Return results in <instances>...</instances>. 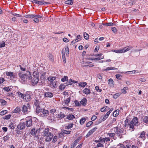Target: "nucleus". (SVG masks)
<instances>
[{
	"label": "nucleus",
	"mask_w": 148,
	"mask_h": 148,
	"mask_svg": "<svg viewBox=\"0 0 148 148\" xmlns=\"http://www.w3.org/2000/svg\"><path fill=\"white\" fill-rule=\"evenodd\" d=\"M49 128L45 129L44 131V136L46 142L50 141L53 137V134L51 132H49Z\"/></svg>",
	"instance_id": "f257e3e1"
},
{
	"label": "nucleus",
	"mask_w": 148,
	"mask_h": 148,
	"mask_svg": "<svg viewBox=\"0 0 148 148\" xmlns=\"http://www.w3.org/2000/svg\"><path fill=\"white\" fill-rule=\"evenodd\" d=\"M27 73L25 74H23L21 72H19L18 73V76L21 79V80H23V81H24L25 80V78L26 79H30L31 78V74L30 72L27 71H26Z\"/></svg>",
	"instance_id": "f03ea898"
},
{
	"label": "nucleus",
	"mask_w": 148,
	"mask_h": 148,
	"mask_svg": "<svg viewBox=\"0 0 148 148\" xmlns=\"http://www.w3.org/2000/svg\"><path fill=\"white\" fill-rule=\"evenodd\" d=\"M56 77L53 76H49L47 78L48 81L50 82V84L51 86L56 88V83L57 82L55 80Z\"/></svg>",
	"instance_id": "7ed1b4c3"
},
{
	"label": "nucleus",
	"mask_w": 148,
	"mask_h": 148,
	"mask_svg": "<svg viewBox=\"0 0 148 148\" xmlns=\"http://www.w3.org/2000/svg\"><path fill=\"white\" fill-rule=\"evenodd\" d=\"M138 123V119L136 117H134L132 120L130 121L129 125L130 128H133L134 125H137Z\"/></svg>",
	"instance_id": "20e7f679"
},
{
	"label": "nucleus",
	"mask_w": 148,
	"mask_h": 148,
	"mask_svg": "<svg viewBox=\"0 0 148 148\" xmlns=\"http://www.w3.org/2000/svg\"><path fill=\"white\" fill-rule=\"evenodd\" d=\"M30 107L29 103H27L26 105H24L22 108V111L23 113H27L30 111Z\"/></svg>",
	"instance_id": "39448f33"
},
{
	"label": "nucleus",
	"mask_w": 148,
	"mask_h": 148,
	"mask_svg": "<svg viewBox=\"0 0 148 148\" xmlns=\"http://www.w3.org/2000/svg\"><path fill=\"white\" fill-rule=\"evenodd\" d=\"M114 131L117 136L121 138V134L123 133V128L120 129L119 128L116 127L115 128Z\"/></svg>",
	"instance_id": "423d86ee"
},
{
	"label": "nucleus",
	"mask_w": 148,
	"mask_h": 148,
	"mask_svg": "<svg viewBox=\"0 0 148 148\" xmlns=\"http://www.w3.org/2000/svg\"><path fill=\"white\" fill-rule=\"evenodd\" d=\"M31 99L30 93H25L23 97V99L26 101H30Z\"/></svg>",
	"instance_id": "0eeeda50"
},
{
	"label": "nucleus",
	"mask_w": 148,
	"mask_h": 148,
	"mask_svg": "<svg viewBox=\"0 0 148 148\" xmlns=\"http://www.w3.org/2000/svg\"><path fill=\"white\" fill-rule=\"evenodd\" d=\"M26 125L27 127H30L32 125V120L31 117H27L26 119Z\"/></svg>",
	"instance_id": "6e6552de"
},
{
	"label": "nucleus",
	"mask_w": 148,
	"mask_h": 148,
	"mask_svg": "<svg viewBox=\"0 0 148 148\" xmlns=\"http://www.w3.org/2000/svg\"><path fill=\"white\" fill-rule=\"evenodd\" d=\"M31 78L30 79L32 78V84L33 85H35L39 81V78L38 77H37V76H36L35 77H31Z\"/></svg>",
	"instance_id": "1a4fd4ad"
},
{
	"label": "nucleus",
	"mask_w": 148,
	"mask_h": 148,
	"mask_svg": "<svg viewBox=\"0 0 148 148\" xmlns=\"http://www.w3.org/2000/svg\"><path fill=\"white\" fill-rule=\"evenodd\" d=\"M48 113L49 112L48 111L44 109H42V111H41V112L39 115L42 117H44L47 116Z\"/></svg>",
	"instance_id": "9d476101"
},
{
	"label": "nucleus",
	"mask_w": 148,
	"mask_h": 148,
	"mask_svg": "<svg viewBox=\"0 0 148 148\" xmlns=\"http://www.w3.org/2000/svg\"><path fill=\"white\" fill-rule=\"evenodd\" d=\"M97 129V127H95L92 129L90 130L86 135V137L87 138L91 135L94 132H95Z\"/></svg>",
	"instance_id": "9b49d317"
},
{
	"label": "nucleus",
	"mask_w": 148,
	"mask_h": 148,
	"mask_svg": "<svg viewBox=\"0 0 148 148\" xmlns=\"http://www.w3.org/2000/svg\"><path fill=\"white\" fill-rule=\"evenodd\" d=\"M5 74L6 75L10 77H12L13 78H15L16 76L14 75L13 73L12 72H6Z\"/></svg>",
	"instance_id": "f8f14e48"
},
{
	"label": "nucleus",
	"mask_w": 148,
	"mask_h": 148,
	"mask_svg": "<svg viewBox=\"0 0 148 148\" xmlns=\"http://www.w3.org/2000/svg\"><path fill=\"white\" fill-rule=\"evenodd\" d=\"M81 39V37L80 35H79L77 36V37L75 40H73L71 43L73 44L75 43V42H77L79 40H80Z\"/></svg>",
	"instance_id": "ddd939ff"
},
{
	"label": "nucleus",
	"mask_w": 148,
	"mask_h": 148,
	"mask_svg": "<svg viewBox=\"0 0 148 148\" xmlns=\"http://www.w3.org/2000/svg\"><path fill=\"white\" fill-rule=\"evenodd\" d=\"M99 140L100 141L103 142V143H106L107 141L110 140V139L109 137H105L103 138H100Z\"/></svg>",
	"instance_id": "4468645a"
},
{
	"label": "nucleus",
	"mask_w": 148,
	"mask_h": 148,
	"mask_svg": "<svg viewBox=\"0 0 148 148\" xmlns=\"http://www.w3.org/2000/svg\"><path fill=\"white\" fill-rule=\"evenodd\" d=\"M132 47L131 46H130L127 47H125V48L122 49L123 53H125L129 51L130 49H132Z\"/></svg>",
	"instance_id": "2eb2a0df"
},
{
	"label": "nucleus",
	"mask_w": 148,
	"mask_h": 148,
	"mask_svg": "<svg viewBox=\"0 0 148 148\" xmlns=\"http://www.w3.org/2000/svg\"><path fill=\"white\" fill-rule=\"evenodd\" d=\"M25 127V124L24 123H20L17 126L18 129L20 130L23 129Z\"/></svg>",
	"instance_id": "dca6fc26"
},
{
	"label": "nucleus",
	"mask_w": 148,
	"mask_h": 148,
	"mask_svg": "<svg viewBox=\"0 0 148 148\" xmlns=\"http://www.w3.org/2000/svg\"><path fill=\"white\" fill-rule=\"evenodd\" d=\"M45 96L46 97H51L53 96V94L50 92H46L45 94Z\"/></svg>",
	"instance_id": "f3484780"
},
{
	"label": "nucleus",
	"mask_w": 148,
	"mask_h": 148,
	"mask_svg": "<svg viewBox=\"0 0 148 148\" xmlns=\"http://www.w3.org/2000/svg\"><path fill=\"white\" fill-rule=\"evenodd\" d=\"M117 69L112 66L106 68L105 69H103L102 70V71H108L112 70H116Z\"/></svg>",
	"instance_id": "a211bd4d"
},
{
	"label": "nucleus",
	"mask_w": 148,
	"mask_h": 148,
	"mask_svg": "<svg viewBox=\"0 0 148 148\" xmlns=\"http://www.w3.org/2000/svg\"><path fill=\"white\" fill-rule=\"evenodd\" d=\"M145 132L143 131L140 134L139 137L143 139V140H144L145 139Z\"/></svg>",
	"instance_id": "6ab92c4d"
},
{
	"label": "nucleus",
	"mask_w": 148,
	"mask_h": 148,
	"mask_svg": "<svg viewBox=\"0 0 148 148\" xmlns=\"http://www.w3.org/2000/svg\"><path fill=\"white\" fill-rule=\"evenodd\" d=\"M65 116L64 114L62 112H60L57 116V118L60 119H62Z\"/></svg>",
	"instance_id": "aec40b11"
},
{
	"label": "nucleus",
	"mask_w": 148,
	"mask_h": 148,
	"mask_svg": "<svg viewBox=\"0 0 148 148\" xmlns=\"http://www.w3.org/2000/svg\"><path fill=\"white\" fill-rule=\"evenodd\" d=\"M39 131L38 130H36V131L34 128L32 129L31 130L30 133L33 136H35L36 133L37 132H39Z\"/></svg>",
	"instance_id": "412c9836"
},
{
	"label": "nucleus",
	"mask_w": 148,
	"mask_h": 148,
	"mask_svg": "<svg viewBox=\"0 0 148 148\" xmlns=\"http://www.w3.org/2000/svg\"><path fill=\"white\" fill-rule=\"evenodd\" d=\"M87 102V99L86 98H84L82 99L80 101V104H82L83 106H85Z\"/></svg>",
	"instance_id": "4be33fe9"
},
{
	"label": "nucleus",
	"mask_w": 148,
	"mask_h": 148,
	"mask_svg": "<svg viewBox=\"0 0 148 148\" xmlns=\"http://www.w3.org/2000/svg\"><path fill=\"white\" fill-rule=\"evenodd\" d=\"M20 108L19 107H16L13 111V113H18L20 111Z\"/></svg>",
	"instance_id": "5701e85b"
},
{
	"label": "nucleus",
	"mask_w": 148,
	"mask_h": 148,
	"mask_svg": "<svg viewBox=\"0 0 148 148\" xmlns=\"http://www.w3.org/2000/svg\"><path fill=\"white\" fill-rule=\"evenodd\" d=\"M78 141L79 140L78 139H77L75 141H74L73 144H72L71 148H74V147H75L77 145Z\"/></svg>",
	"instance_id": "b1692460"
},
{
	"label": "nucleus",
	"mask_w": 148,
	"mask_h": 148,
	"mask_svg": "<svg viewBox=\"0 0 148 148\" xmlns=\"http://www.w3.org/2000/svg\"><path fill=\"white\" fill-rule=\"evenodd\" d=\"M119 110H116L114 111L113 114V116L114 117L117 116L119 114Z\"/></svg>",
	"instance_id": "393cba45"
},
{
	"label": "nucleus",
	"mask_w": 148,
	"mask_h": 148,
	"mask_svg": "<svg viewBox=\"0 0 148 148\" xmlns=\"http://www.w3.org/2000/svg\"><path fill=\"white\" fill-rule=\"evenodd\" d=\"M84 92L86 95L89 94L90 92V91L89 89L85 88L83 90Z\"/></svg>",
	"instance_id": "a878e982"
},
{
	"label": "nucleus",
	"mask_w": 148,
	"mask_h": 148,
	"mask_svg": "<svg viewBox=\"0 0 148 148\" xmlns=\"http://www.w3.org/2000/svg\"><path fill=\"white\" fill-rule=\"evenodd\" d=\"M70 81H71V82L74 83H77V81H75L74 80H72V79H70L69 80V81L67 82L66 83V85H71L72 84V83H71V82H70Z\"/></svg>",
	"instance_id": "bb28decb"
},
{
	"label": "nucleus",
	"mask_w": 148,
	"mask_h": 148,
	"mask_svg": "<svg viewBox=\"0 0 148 148\" xmlns=\"http://www.w3.org/2000/svg\"><path fill=\"white\" fill-rule=\"evenodd\" d=\"M112 51L115 52L117 53H123L122 49H119L117 50H112Z\"/></svg>",
	"instance_id": "cd10ccee"
},
{
	"label": "nucleus",
	"mask_w": 148,
	"mask_h": 148,
	"mask_svg": "<svg viewBox=\"0 0 148 148\" xmlns=\"http://www.w3.org/2000/svg\"><path fill=\"white\" fill-rule=\"evenodd\" d=\"M25 17L27 18H35V14H27L25 15Z\"/></svg>",
	"instance_id": "c85d7f7f"
},
{
	"label": "nucleus",
	"mask_w": 148,
	"mask_h": 148,
	"mask_svg": "<svg viewBox=\"0 0 148 148\" xmlns=\"http://www.w3.org/2000/svg\"><path fill=\"white\" fill-rule=\"evenodd\" d=\"M87 85V83L86 82H84L82 83L79 82L78 84V85L79 86L84 88Z\"/></svg>",
	"instance_id": "c756f323"
},
{
	"label": "nucleus",
	"mask_w": 148,
	"mask_h": 148,
	"mask_svg": "<svg viewBox=\"0 0 148 148\" xmlns=\"http://www.w3.org/2000/svg\"><path fill=\"white\" fill-rule=\"evenodd\" d=\"M42 109L40 108L39 106L36 107V112L39 115L41 112V111H42Z\"/></svg>",
	"instance_id": "7c9ffc66"
},
{
	"label": "nucleus",
	"mask_w": 148,
	"mask_h": 148,
	"mask_svg": "<svg viewBox=\"0 0 148 148\" xmlns=\"http://www.w3.org/2000/svg\"><path fill=\"white\" fill-rule=\"evenodd\" d=\"M75 118V116L73 114H69L67 116L66 119L69 120H72Z\"/></svg>",
	"instance_id": "2f4dec72"
},
{
	"label": "nucleus",
	"mask_w": 148,
	"mask_h": 148,
	"mask_svg": "<svg viewBox=\"0 0 148 148\" xmlns=\"http://www.w3.org/2000/svg\"><path fill=\"white\" fill-rule=\"evenodd\" d=\"M67 86L66 84L65 85L63 84H61L59 86V89L61 90H64L65 88Z\"/></svg>",
	"instance_id": "473e14b6"
},
{
	"label": "nucleus",
	"mask_w": 148,
	"mask_h": 148,
	"mask_svg": "<svg viewBox=\"0 0 148 148\" xmlns=\"http://www.w3.org/2000/svg\"><path fill=\"white\" fill-rule=\"evenodd\" d=\"M73 0H69L65 1V3L66 4L72 5L73 4Z\"/></svg>",
	"instance_id": "72a5a7b5"
},
{
	"label": "nucleus",
	"mask_w": 148,
	"mask_h": 148,
	"mask_svg": "<svg viewBox=\"0 0 148 148\" xmlns=\"http://www.w3.org/2000/svg\"><path fill=\"white\" fill-rule=\"evenodd\" d=\"M104 58L103 56L102 57H98L97 58H89L88 59L90 60H101L103 59Z\"/></svg>",
	"instance_id": "f704fd0d"
},
{
	"label": "nucleus",
	"mask_w": 148,
	"mask_h": 148,
	"mask_svg": "<svg viewBox=\"0 0 148 148\" xmlns=\"http://www.w3.org/2000/svg\"><path fill=\"white\" fill-rule=\"evenodd\" d=\"M99 141H100V140H95V142H97L98 143L97 144L96 146L97 147H103V144L101 143H99Z\"/></svg>",
	"instance_id": "c9c22d12"
},
{
	"label": "nucleus",
	"mask_w": 148,
	"mask_h": 148,
	"mask_svg": "<svg viewBox=\"0 0 148 148\" xmlns=\"http://www.w3.org/2000/svg\"><path fill=\"white\" fill-rule=\"evenodd\" d=\"M136 72V73H138V71H137L133 70L132 71H128L126 72L125 73H128V74H134Z\"/></svg>",
	"instance_id": "e433bc0d"
},
{
	"label": "nucleus",
	"mask_w": 148,
	"mask_h": 148,
	"mask_svg": "<svg viewBox=\"0 0 148 148\" xmlns=\"http://www.w3.org/2000/svg\"><path fill=\"white\" fill-rule=\"evenodd\" d=\"M40 101L36 99L34 101V105L38 107Z\"/></svg>",
	"instance_id": "4c0bfd02"
},
{
	"label": "nucleus",
	"mask_w": 148,
	"mask_h": 148,
	"mask_svg": "<svg viewBox=\"0 0 148 148\" xmlns=\"http://www.w3.org/2000/svg\"><path fill=\"white\" fill-rule=\"evenodd\" d=\"M110 114L109 112H107L106 114L104 116L103 118L102 119L103 121H104L108 117Z\"/></svg>",
	"instance_id": "58836bf2"
},
{
	"label": "nucleus",
	"mask_w": 148,
	"mask_h": 148,
	"mask_svg": "<svg viewBox=\"0 0 148 148\" xmlns=\"http://www.w3.org/2000/svg\"><path fill=\"white\" fill-rule=\"evenodd\" d=\"M49 3L45 1H38V4L39 5H45L48 4Z\"/></svg>",
	"instance_id": "ea45409f"
},
{
	"label": "nucleus",
	"mask_w": 148,
	"mask_h": 148,
	"mask_svg": "<svg viewBox=\"0 0 148 148\" xmlns=\"http://www.w3.org/2000/svg\"><path fill=\"white\" fill-rule=\"evenodd\" d=\"M17 94L18 97L23 99V97H24V95H23V94L19 92H17Z\"/></svg>",
	"instance_id": "a19ab883"
},
{
	"label": "nucleus",
	"mask_w": 148,
	"mask_h": 148,
	"mask_svg": "<svg viewBox=\"0 0 148 148\" xmlns=\"http://www.w3.org/2000/svg\"><path fill=\"white\" fill-rule=\"evenodd\" d=\"M86 118L85 117L82 118L80 120V123L82 125L86 121Z\"/></svg>",
	"instance_id": "79ce46f5"
},
{
	"label": "nucleus",
	"mask_w": 148,
	"mask_h": 148,
	"mask_svg": "<svg viewBox=\"0 0 148 148\" xmlns=\"http://www.w3.org/2000/svg\"><path fill=\"white\" fill-rule=\"evenodd\" d=\"M73 124L72 123L69 124L65 127V128L66 129H69L72 128L73 127Z\"/></svg>",
	"instance_id": "37998d69"
},
{
	"label": "nucleus",
	"mask_w": 148,
	"mask_h": 148,
	"mask_svg": "<svg viewBox=\"0 0 148 148\" xmlns=\"http://www.w3.org/2000/svg\"><path fill=\"white\" fill-rule=\"evenodd\" d=\"M0 102L2 104V105L4 106L6 105L7 103V102L3 99L0 100Z\"/></svg>",
	"instance_id": "c03bdc74"
},
{
	"label": "nucleus",
	"mask_w": 148,
	"mask_h": 148,
	"mask_svg": "<svg viewBox=\"0 0 148 148\" xmlns=\"http://www.w3.org/2000/svg\"><path fill=\"white\" fill-rule=\"evenodd\" d=\"M128 89V88L127 87H124L123 88V89H122L121 92L122 93H126L127 92V91L126 90H127Z\"/></svg>",
	"instance_id": "a18cd8bd"
},
{
	"label": "nucleus",
	"mask_w": 148,
	"mask_h": 148,
	"mask_svg": "<svg viewBox=\"0 0 148 148\" xmlns=\"http://www.w3.org/2000/svg\"><path fill=\"white\" fill-rule=\"evenodd\" d=\"M39 73L37 72L34 71L33 72V77H35L36 76H37V77H38L39 76Z\"/></svg>",
	"instance_id": "49530a36"
},
{
	"label": "nucleus",
	"mask_w": 148,
	"mask_h": 148,
	"mask_svg": "<svg viewBox=\"0 0 148 148\" xmlns=\"http://www.w3.org/2000/svg\"><path fill=\"white\" fill-rule=\"evenodd\" d=\"M143 121L145 123H147L148 122V117L147 116L144 117L143 119Z\"/></svg>",
	"instance_id": "de8ad7c7"
},
{
	"label": "nucleus",
	"mask_w": 148,
	"mask_h": 148,
	"mask_svg": "<svg viewBox=\"0 0 148 148\" xmlns=\"http://www.w3.org/2000/svg\"><path fill=\"white\" fill-rule=\"evenodd\" d=\"M62 132L64 134H70L71 131H67L65 130H63L62 131Z\"/></svg>",
	"instance_id": "09e8293b"
},
{
	"label": "nucleus",
	"mask_w": 148,
	"mask_h": 148,
	"mask_svg": "<svg viewBox=\"0 0 148 148\" xmlns=\"http://www.w3.org/2000/svg\"><path fill=\"white\" fill-rule=\"evenodd\" d=\"M84 38L86 39V40L88 39L89 38V35L86 33L84 32Z\"/></svg>",
	"instance_id": "8fccbe9b"
},
{
	"label": "nucleus",
	"mask_w": 148,
	"mask_h": 148,
	"mask_svg": "<svg viewBox=\"0 0 148 148\" xmlns=\"http://www.w3.org/2000/svg\"><path fill=\"white\" fill-rule=\"evenodd\" d=\"M93 123V122L92 121H89L86 124V126L87 127H88L92 124Z\"/></svg>",
	"instance_id": "3c124183"
},
{
	"label": "nucleus",
	"mask_w": 148,
	"mask_h": 148,
	"mask_svg": "<svg viewBox=\"0 0 148 148\" xmlns=\"http://www.w3.org/2000/svg\"><path fill=\"white\" fill-rule=\"evenodd\" d=\"M8 111L7 110H3L0 112V115H3L7 113Z\"/></svg>",
	"instance_id": "603ef678"
},
{
	"label": "nucleus",
	"mask_w": 148,
	"mask_h": 148,
	"mask_svg": "<svg viewBox=\"0 0 148 148\" xmlns=\"http://www.w3.org/2000/svg\"><path fill=\"white\" fill-rule=\"evenodd\" d=\"M5 45V42L4 41L0 42V48L4 47Z\"/></svg>",
	"instance_id": "864d4df0"
},
{
	"label": "nucleus",
	"mask_w": 148,
	"mask_h": 148,
	"mask_svg": "<svg viewBox=\"0 0 148 148\" xmlns=\"http://www.w3.org/2000/svg\"><path fill=\"white\" fill-rule=\"evenodd\" d=\"M68 77L66 76H64L63 78H62L61 80L63 82H64L68 80Z\"/></svg>",
	"instance_id": "5fc2aeb1"
},
{
	"label": "nucleus",
	"mask_w": 148,
	"mask_h": 148,
	"mask_svg": "<svg viewBox=\"0 0 148 148\" xmlns=\"http://www.w3.org/2000/svg\"><path fill=\"white\" fill-rule=\"evenodd\" d=\"M9 137L8 135H6L3 137V139L5 141H7L9 139Z\"/></svg>",
	"instance_id": "6e6d98bb"
},
{
	"label": "nucleus",
	"mask_w": 148,
	"mask_h": 148,
	"mask_svg": "<svg viewBox=\"0 0 148 148\" xmlns=\"http://www.w3.org/2000/svg\"><path fill=\"white\" fill-rule=\"evenodd\" d=\"M115 133H110L108 134V135L110 137H113L115 136Z\"/></svg>",
	"instance_id": "4d7b16f0"
},
{
	"label": "nucleus",
	"mask_w": 148,
	"mask_h": 148,
	"mask_svg": "<svg viewBox=\"0 0 148 148\" xmlns=\"http://www.w3.org/2000/svg\"><path fill=\"white\" fill-rule=\"evenodd\" d=\"M120 95L119 93H117L113 95V97L114 99H116Z\"/></svg>",
	"instance_id": "13d9d810"
},
{
	"label": "nucleus",
	"mask_w": 148,
	"mask_h": 148,
	"mask_svg": "<svg viewBox=\"0 0 148 148\" xmlns=\"http://www.w3.org/2000/svg\"><path fill=\"white\" fill-rule=\"evenodd\" d=\"M65 51H66V55H67V54H69V48L68 47H66L65 49Z\"/></svg>",
	"instance_id": "bf43d9fd"
},
{
	"label": "nucleus",
	"mask_w": 148,
	"mask_h": 148,
	"mask_svg": "<svg viewBox=\"0 0 148 148\" xmlns=\"http://www.w3.org/2000/svg\"><path fill=\"white\" fill-rule=\"evenodd\" d=\"M70 100V99L69 97L67 98L66 100H65V103L66 104H68Z\"/></svg>",
	"instance_id": "052dcab7"
},
{
	"label": "nucleus",
	"mask_w": 148,
	"mask_h": 148,
	"mask_svg": "<svg viewBox=\"0 0 148 148\" xmlns=\"http://www.w3.org/2000/svg\"><path fill=\"white\" fill-rule=\"evenodd\" d=\"M109 84L113 85L114 84V81L112 79H110L108 80Z\"/></svg>",
	"instance_id": "680f3d73"
},
{
	"label": "nucleus",
	"mask_w": 148,
	"mask_h": 148,
	"mask_svg": "<svg viewBox=\"0 0 148 148\" xmlns=\"http://www.w3.org/2000/svg\"><path fill=\"white\" fill-rule=\"evenodd\" d=\"M11 116V115L10 114L6 115L4 116V119H8L10 118Z\"/></svg>",
	"instance_id": "e2e57ef3"
},
{
	"label": "nucleus",
	"mask_w": 148,
	"mask_h": 148,
	"mask_svg": "<svg viewBox=\"0 0 148 148\" xmlns=\"http://www.w3.org/2000/svg\"><path fill=\"white\" fill-rule=\"evenodd\" d=\"M57 136H55L53 138V143H55V142L57 140Z\"/></svg>",
	"instance_id": "0e129e2a"
},
{
	"label": "nucleus",
	"mask_w": 148,
	"mask_h": 148,
	"mask_svg": "<svg viewBox=\"0 0 148 148\" xmlns=\"http://www.w3.org/2000/svg\"><path fill=\"white\" fill-rule=\"evenodd\" d=\"M74 102L76 106H80V103H79L77 100H75Z\"/></svg>",
	"instance_id": "69168bd1"
},
{
	"label": "nucleus",
	"mask_w": 148,
	"mask_h": 148,
	"mask_svg": "<svg viewBox=\"0 0 148 148\" xmlns=\"http://www.w3.org/2000/svg\"><path fill=\"white\" fill-rule=\"evenodd\" d=\"M10 88H9V87H5L3 89L5 90L6 91H9L10 90Z\"/></svg>",
	"instance_id": "338daca9"
},
{
	"label": "nucleus",
	"mask_w": 148,
	"mask_h": 148,
	"mask_svg": "<svg viewBox=\"0 0 148 148\" xmlns=\"http://www.w3.org/2000/svg\"><path fill=\"white\" fill-rule=\"evenodd\" d=\"M97 119V116H96L94 115L92 116L91 118V120L92 121H95Z\"/></svg>",
	"instance_id": "774afa93"
}]
</instances>
